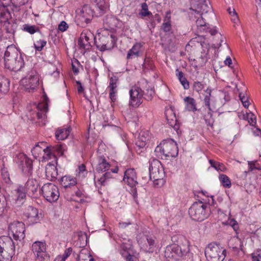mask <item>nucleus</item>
Instances as JSON below:
<instances>
[{"label":"nucleus","instance_id":"39","mask_svg":"<svg viewBox=\"0 0 261 261\" xmlns=\"http://www.w3.org/2000/svg\"><path fill=\"white\" fill-rule=\"evenodd\" d=\"M229 246L234 250L238 251L239 250H242V242L241 240L238 237H234L230 240L229 242Z\"/></svg>","mask_w":261,"mask_h":261},{"label":"nucleus","instance_id":"41","mask_svg":"<svg viewBox=\"0 0 261 261\" xmlns=\"http://www.w3.org/2000/svg\"><path fill=\"white\" fill-rule=\"evenodd\" d=\"M212 91V90L211 88L207 87L206 90H204V93L203 94L204 96L203 100L204 104L210 111H212L210 105Z\"/></svg>","mask_w":261,"mask_h":261},{"label":"nucleus","instance_id":"17","mask_svg":"<svg viewBox=\"0 0 261 261\" xmlns=\"http://www.w3.org/2000/svg\"><path fill=\"white\" fill-rule=\"evenodd\" d=\"M129 94V105L133 107H138L143 102V90L138 86H134L130 89Z\"/></svg>","mask_w":261,"mask_h":261},{"label":"nucleus","instance_id":"29","mask_svg":"<svg viewBox=\"0 0 261 261\" xmlns=\"http://www.w3.org/2000/svg\"><path fill=\"white\" fill-rule=\"evenodd\" d=\"M192 15H194V20L195 19L196 24L198 29H199L200 31H203V29L206 28L208 25L206 24L205 19L202 16L203 15L199 13H195L194 12H192Z\"/></svg>","mask_w":261,"mask_h":261},{"label":"nucleus","instance_id":"3","mask_svg":"<svg viewBox=\"0 0 261 261\" xmlns=\"http://www.w3.org/2000/svg\"><path fill=\"white\" fill-rule=\"evenodd\" d=\"M111 238H112L117 243L120 245L119 252L122 256L125 257L126 261H134L133 256L130 255L133 252V246L132 240L126 235L111 234Z\"/></svg>","mask_w":261,"mask_h":261},{"label":"nucleus","instance_id":"62","mask_svg":"<svg viewBox=\"0 0 261 261\" xmlns=\"http://www.w3.org/2000/svg\"><path fill=\"white\" fill-rule=\"evenodd\" d=\"M179 81L185 89H188L189 88V82L185 77L181 78L180 80H179Z\"/></svg>","mask_w":261,"mask_h":261},{"label":"nucleus","instance_id":"35","mask_svg":"<svg viewBox=\"0 0 261 261\" xmlns=\"http://www.w3.org/2000/svg\"><path fill=\"white\" fill-rule=\"evenodd\" d=\"M141 45L140 43H136L132 48L129 50L127 54V59H132L133 58L137 57L139 55Z\"/></svg>","mask_w":261,"mask_h":261},{"label":"nucleus","instance_id":"61","mask_svg":"<svg viewBox=\"0 0 261 261\" xmlns=\"http://www.w3.org/2000/svg\"><path fill=\"white\" fill-rule=\"evenodd\" d=\"M68 28V24L64 21H62L58 25V29L61 32H64Z\"/></svg>","mask_w":261,"mask_h":261},{"label":"nucleus","instance_id":"47","mask_svg":"<svg viewBox=\"0 0 261 261\" xmlns=\"http://www.w3.org/2000/svg\"><path fill=\"white\" fill-rule=\"evenodd\" d=\"M87 174V171L86 170V167L84 164H82L79 166L78 173L76 176L79 178L83 179L86 177Z\"/></svg>","mask_w":261,"mask_h":261},{"label":"nucleus","instance_id":"52","mask_svg":"<svg viewBox=\"0 0 261 261\" xmlns=\"http://www.w3.org/2000/svg\"><path fill=\"white\" fill-rule=\"evenodd\" d=\"M193 88L194 91L198 93H200L204 88V85L200 82L196 81L194 82Z\"/></svg>","mask_w":261,"mask_h":261},{"label":"nucleus","instance_id":"59","mask_svg":"<svg viewBox=\"0 0 261 261\" xmlns=\"http://www.w3.org/2000/svg\"><path fill=\"white\" fill-rule=\"evenodd\" d=\"M227 223L232 227L234 231H237L238 229V224L235 220L233 219L228 220Z\"/></svg>","mask_w":261,"mask_h":261},{"label":"nucleus","instance_id":"24","mask_svg":"<svg viewBox=\"0 0 261 261\" xmlns=\"http://www.w3.org/2000/svg\"><path fill=\"white\" fill-rule=\"evenodd\" d=\"M193 7L195 8V10L193 9V12L199 13L203 15L204 13H207L210 12L212 15H214V13L212 11V7L210 4L205 0L204 3H200L196 4L193 5Z\"/></svg>","mask_w":261,"mask_h":261},{"label":"nucleus","instance_id":"64","mask_svg":"<svg viewBox=\"0 0 261 261\" xmlns=\"http://www.w3.org/2000/svg\"><path fill=\"white\" fill-rule=\"evenodd\" d=\"M131 224V222L127 220L126 222H121L119 223V227L121 228H125Z\"/></svg>","mask_w":261,"mask_h":261},{"label":"nucleus","instance_id":"12","mask_svg":"<svg viewBox=\"0 0 261 261\" xmlns=\"http://www.w3.org/2000/svg\"><path fill=\"white\" fill-rule=\"evenodd\" d=\"M32 250L35 256V261H47L49 255L46 252V244L44 242L36 241L32 245Z\"/></svg>","mask_w":261,"mask_h":261},{"label":"nucleus","instance_id":"9","mask_svg":"<svg viewBox=\"0 0 261 261\" xmlns=\"http://www.w3.org/2000/svg\"><path fill=\"white\" fill-rule=\"evenodd\" d=\"M42 100V102L39 103L37 105L35 103L32 105V109L29 111L28 114V116H30L32 120H34L35 118L41 119L45 116L48 107V98L46 95H45L43 96Z\"/></svg>","mask_w":261,"mask_h":261},{"label":"nucleus","instance_id":"6","mask_svg":"<svg viewBox=\"0 0 261 261\" xmlns=\"http://www.w3.org/2000/svg\"><path fill=\"white\" fill-rule=\"evenodd\" d=\"M207 261H223L226 256V250L219 244L210 243L205 249Z\"/></svg>","mask_w":261,"mask_h":261},{"label":"nucleus","instance_id":"58","mask_svg":"<svg viewBox=\"0 0 261 261\" xmlns=\"http://www.w3.org/2000/svg\"><path fill=\"white\" fill-rule=\"evenodd\" d=\"M253 261H261V250H257L252 254Z\"/></svg>","mask_w":261,"mask_h":261},{"label":"nucleus","instance_id":"5","mask_svg":"<svg viewBox=\"0 0 261 261\" xmlns=\"http://www.w3.org/2000/svg\"><path fill=\"white\" fill-rule=\"evenodd\" d=\"M190 218L198 222L206 219L209 215V210L206 204L201 201L194 202L189 209Z\"/></svg>","mask_w":261,"mask_h":261},{"label":"nucleus","instance_id":"27","mask_svg":"<svg viewBox=\"0 0 261 261\" xmlns=\"http://www.w3.org/2000/svg\"><path fill=\"white\" fill-rule=\"evenodd\" d=\"M149 139V133L147 130H141L139 134L136 144L140 148L146 145Z\"/></svg>","mask_w":261,"mask_h":261},{"label":"nucleus","instance_id":"32","mask_svg":"<svg viewBox=\"0 0 261 261\" xmlns=\"http://www.w3.org/2000/svg\"><path fill=\"white\" fill-rule=\"evenodd\" d=\"M70 127L60 128L56 132V137L59 140H63L66 139L70 133Z\"/></svg>","mask_w":261,"mask_h":261},{"label":"nucleus","instance_id":"11","mask_svg":"<svg viewBox=\"0 0 261 261\" xmlns=\"http://www.w3.org/2000/svg\"><path fill=\"white\" fill-rule=\"evenodd\" d=\"M15 24L11 15L7 8L0 7V27H4L7 33L13 32Z\"/></svg>","mask_w":261,"mask_h":261},{"label":"nucleus","instance_id":"36","mask_svg":"<svg viewBox=\"0 0 261 261\" xmlns=\"http://www.w3.org/2000/svg\"><path fill=\"white\" fill-rule=\"evenodd\" d=\"M9 89L10 81L5 76L0 75V93H6Z\"/></svg>","mask_w":261,"mask_h":261},{"label":"nucleus","instance_id":"22","mask_svg":"<svg viewBox=\"0 0 261 261\" xmlns=\"http://www.w3.org/2000/svg\"><path fill=\"white\" fill-rule=\"evenodd\" d=\"M137 240L138 244L140 245L141 248L144 251H150L149 249H148L147 246L146 245V242L150 247V248H152L155 246V240L151 237L144 236V238H142V234L139 233L137 235Z\"/></svg>","mask_w":261,"mask_h":261},{"label":"nucleus","instance_id":"4","mask_svg":"<svg viewBox=\"0 0 261 261\" xmlns=\"http://www.w3.org/2000/svg\"><path fill=\"white\" fill-rule=\"evenodd\" d=\"M15 253V246L10 237H0V261H10Z\"/></svg>","mask_w":261,"mask_h":261},{"label":"nucleus","instance_id":"57","mask_svg":"<svg viewBox=\"0 0 261 261\" xmlns=\"http://www.w3.org/2000/svg\"><path fill=\"white\" fill-rule=\"evenodd\" d=\"M54 152H56L58 155H62L64 153V147L61 145H57L55 146H52Z\"/></svg>","mask_w":261,"mask_h":261},{"label":"nucleus","instance_id":"20","mask_svg":"<svg viewBox=\"0 0 261 261\" xmlns=\"http://www.w3.org/2000/svg\"><path fill=\"white\" fill-rule=\"evenodd\" d=\"M27 190L25 187L19 185L12 191V199L18 205L23 203L26 197Z\"/></svg>","mask_w":261,"mask_h":261},{"label":"nucleus","instance_id":"43","mask_svg":"<svg viewBox=\"0 0 261 261\" xmlns=\"http://www.w3.org/2000/svg\"><path fill=\"white\" fill-rule=\"evenodd\" d=\"M219 179L222 185L226 188H230L231 186V181L229 178L225 174H220Z\"/></svg>","mask_w":261,"mask_h":261},{"label":"nucleus","instance_id":"49","mask_svg":"<svg viewBox=\"0 0 261 261\" xmlns=\"http://www.w3.org/2000/svg\"><path fill=\"white\" fill-rule=\"evenodd\" d=\"M245 118L247 119L249 123L251 125H254L256 123V117L252 113H247Z\"/></svg>","mask_w":261,"mask_h":261},{"label":"nucleus","instance_id":"53","mask_svg":"<svg viewBox=\"0 0 261 261\" xmlns=\"http://www.w3.org/2000/svg\"><path fill=\"white\" fill-rule=\"evenodd\" d=\"M1 173L2 177L6 183H9L10 181V178L9 177V173L6 168H3L1 170Z\"/></svg>","mask_w":261,"mask_h":261},{"label":"nucleus","instance_id":"60","mask_svg":"<svg viewBox=\"0 0 261 261\" xmlns=\"http://www.w3.org/2000/svg\"><path fill=\"white\" fill-rule=\"evenodd\" d=\"M72 251V248H68L65 250V252L62 255H59L58 256L62 257L64 260H66V259L71 255Z\"/></svg>","mask_w":261,"mask_h":261},{"label":"nucleus","instance_id":"63","mask_svg":"<svg viewBox=\"0 0 261 261\" xmlns=\"http://www.w3.org/2000/svg\"><path fill=\"white\" fill-rule=\"evenodd\" d=\"M95 43L96 44L97 47L100 50V51H105L107 49H108L107 44L106 43H100L97 41H95Z\"/></svg>","mask_w":261,"mask_h":261},{"label":"nucleus","instance_id":"38","mask_svg":"<svg viewBox=\"0 0 261 261\" xmlns=\"http://www.w3.org/2000/svg\"><path fill=\"white\" fill-rule=\"evenodd\" d=\"M43 153L42 161H46L51 159H54L55 161H56V157L54 154L52 146H47L44 148Z\"/></svg>","mask_w":261,"mask_h":261},{"label":"nucleus","instance_id":"45","mask_svg":"<svg viewBox=\"0 0 261 261\" xmlns=\"http://www.w3.org/2000/svg\"><path fill=\"white\" fill-rule=\"evenodd\" d=\"M203 31L205 32H208L211 35L213 36L216 34H218V35L221 38V42L223 41L222 40V36L220 34L218 33V30L215 27H213L211 28L209 25H208L206 28L203 29Z\"/></svg>","mask_w":261,"mask_h":261},{"label":"nucleus","instance_id":"31","mask_svg":"<svg viewBox=\"0 0 261 261\" xmlns=\"http://www.w3.org/2000/svg\"><path fill=\"white\" fill-rule=\"evenodd\" d=\"M112 178V175L111 172H107L103 174L97 180H95V184L97 187L105 186L109 184L110 180Z\"/></svg>","mask_w":261,"mask_h":261},{"label":"nucleus","instance_id":"21","mask_svg":"<svg viewBox=\"0 0 261 261\" xmlns=\"http://www.w3.org/2000/svg\"><path fill=\"white\" fill-rule=\"evenodd\" d=\"M24 214L31 224L36 223L40 221L38 210L33 206H29Z\"/></svg>","mask_w":261,"mask_h":261},{"label":"nucleus","instance_id":"26","mask_svg":"<svg viewBox=\"0 0 261 261\" xmlns=\"http://www.w3.org/2000/svg\"><path fill=\"white\" fill-rule=\"evenodd\" d=\"M165 115L169 125L172 127L175 130H178L179 126V125L177 124L176 117L173 110L172 109L166 110L165 111Z\"/></svg>","mask_w":261,"mask_h":261},{"label":"nucleus","instance_id":"15","mask_svg":"<svg viewBox=\"0 0 261 261\" xmlns=\"http://www.w3.org/2000/svg\"><path fill=\"white\" fill-rule=\"evenodd\" d=\"M25 225L22 222H13L9 226V234L15 240H23L24 238Z\"/></svg>","mask_w":261,"mask_h":261},{"label":"nucleus","instance_id":"25","mask_svg":"<svg viewBox=\"0 0 261 261\" xmlns=\"http://www.w3.org/2000/svg\"><path fill=\"white\" fill-rule=\"evenodd\" d=\"M57 162L55 160L54 163H49L45 168V175L46 178L50 180H55L58 176V171L55 164Z\"/></svg>","mask_w":261,"mask_h":261},{"label":"nucleus","instance_id":"30","mask_svg":"<svg viewBox=\"0 0 261 261\" xmlns=\"http://www.w3.org/2000/svg\"><path fill=\"white\" fill-rule=\"evenodd\" d=\"M76 184V178L70 175H65L61 179V184L65 188H71Z\"/></svg>","mask_w":261,"mask_h":261},{"label":"nucleus","instance_id":"14","mask_svg":"<svg viewBox=\"0 0 261 261\" xmlns=\"http://www.w3.org/2000/svg\"><path fill=\"white\" fill-rule=\"evenodd\" d=\"M14 161L24 174L30 175L32 173L33 162L24 154L22 153L17 154L14 158Z\"/></svg>","mask_w":261,"mask_h":261},{"label":"nucleus","instance_id":"46","mask_svg":"<svg viewBox=\"0 0 261 261\" xmlns=\"http://www.w3.org/2000/svg\"><path fill=\"white\" fill-rule=\"evenodd\" d=\"M118 77L116 75H113L110 79L109 85L108 87L109 89H117Z\"/></svg>","mask_w":261,"mask_h":261},{"label":"nucleus","instance_id":"28","mask_svg":"<svg viewBox=\"0 0 261 261\" xmlns=\"http://www.w3.org/2000/svg\"><path fill=\"white\" fill-rule=\"evenodd\" d=\"M110 167V163L103 156H99L98 158L96 170L98 172H102L108 170Z\"/></svg>","mask_w":261,"mask_h":261},{"label":"nucleus","instance_id":"55","mask_svg":"<svg viewBox=\"0 0 261 261\" xmlns=\"http://www.w3.org/2000/svg\"><path fill=\"white\" fill-rule=\"evenodd\" d=\"M28 2L29 0H11L12 5L16 8L23 6Z\"/></svg>","mask_w":261,"mask_h":261},{"label":"nucleus","instance_id":"18","mask_svg":"<svg viewBox=\"0 0 261 261\" xmlns=\"http://www.w3.org/2000/svg\"><path fill=\"white\" fill-rule=\"evenodd\" d=\"M92 32L89 30H84L81 34L79 40V45L84 49L88 50L91 46V42L94 39Z\"/></svg>","mask_w":261,"mask_h":261},{"label":"nucleus","instance_id":"50","mask_svg":"<svg viewBox=\"0 0 261 261\" xmlns=\"http://www.w3.org/2000/svg\"><path fill=\"white\" fill-rule=\"evenodd\" d=\"M239 97L243 106L245 108H248L250 105V102L248 101V97L243 93H240L239 94Z\"/></svg>","mask_w":261,"mask_h":261},{"label":"nucleus","instance_id":"10","mask_svg":"<svg viewBox=\"0 0 261 261\" xmlns=\"http://www.w3.org/2000/svg\"><path fill=\"white\" fill-rule=\"evenodd\" d=\"M76 22L82 27L90 23L93 16V11L88 5H85L76 11Z\"/></svg>","mask_w":261,"mask_h":261},{"label":"nucleus","instance_id":"33","mask_svg":"<svg viewBox=\"0 0 261 261\" xmlns=\"http://www.w3.org/2000/svg\"><path fill=\"white\" fill-rule=\"evenodd\" d=\"M184 101L186 110L193 112L197 110L196 101L193 98L187 96L184 98Z\"/></svg>","mask_w":261,"mask_h":261},{"label":"nucleus","instance_id":"2","mask_svg":"<svg viewBox=\"0 0 261 261\" xmlns=\"http://www.w3.org/2000/svg\"><path fill=\"white\" fill-rule=\"evenodd\" d=\"M156 156L159 158L163 157H176L178 152L176 143L172 139L164 140L158 145L154 150Z\"/></svg>","mask_w":261,"mask_h":261},{"label":"nucleus","instance_id":"13","mask_svg":"<svg viewBox=\"0 0 261 261\" xmlns=\"http://www.w3.org/2000/svg\"><path fill=\"white\" fill-rule=\"evenodd\" d=\"M41 191L44 198L49 202H55L59 199L60 194L58 188L52 183L44 184Z\"/></svg>","mask_w":261,"mask_h":261},{"label":"nucleus","instance_id":"8","mask_svg":"<svg viewBox=\"0 0 261 261\" xmlns=\"http://www.w3.org/2000/svg\"><path fill=\"white\" fill-rule=\"evenodd\" d=\"M149 172L150 179L153 180L154 185H159V182L163 181L165 172L159 160L153 159L149 162Z\"/></svg>","mask_w":261,"mask_h":261},{"label":"nucleus","instance_id":"54","mask_svg":"<svg viewBox=\"0 0 261 261\" xmlns=\"http://www.w3.org/2000/svg\"><path fill=\"white\" fill-rule=\"evenodd\" d=\"M23 30L31 34H33L36 32L37 28L35 25L25 24L23 25Z\"/></svg>","mask_w":261,"mask_h":261},{"label":"nucleus","instance_id":"42","mask_svg":"<svg viewBox=\"0 0 261 261\" xmlns=\"http://www.w3.org/2000/svg\"><path fill=\"white\" fill-rule=\"evenodd\" d=\"M170 12L168 11L166 14V16L162 24V29L165 32H169L171 29V24L170 22Z\"/></svg>","mask_w":261,"mask_h":261},{"label":"nucleus","instance_id":"51","mask_svg":"<svg viewBox=\"0 0 261 261\" xmlns=\"http://www.w3.org/2000/svg\"><path fill=\"white\" fill-rule=\"evenodd\" d=\"M46 42L44 40H39L34 43V47L36 50L41 51L46 45Z\"/></svg>","mask_w":261,"mask_h":261},{"label":"nucleus","instance_id":"7","mask_svg":"<svg viewBox=\"0 0 261 261\" xmlns=\"http://www.w3.org/2000/svg\"><path fill=\"white\" fill-rule=\"evenodd\" d=\"M40 76L36 70L29 71L20 82L22 88L27 92H34L39 84Z\"/></svg>","mask_w":261,"mask_h":261},{"label":"nucleus","instance_id":"48","mask_svg":"<svg viewBox=\"0 0 261 261\" xmlns=\"http://www.w3.org/2000/svg\"><path fill=\"white\" fill-rule=\"evenodd\" d=\"M141 8V11L139 13L140 15L143 17L152 15V13L148 11V6L145 3L142 4Z\"/></svg>","mask_w":261,"mask_h":261},{"label":"nucleus","instance_id":"19","mask_svg":"<svg viewBox=\"0 0 261 261\" xmlns=\"http://www.w3.org/2000/svg\"><path fill=\"white\" fill-rule=\"evenodd\" d=\"M171 241L175 245L179 247V249H183V252L189 251V242L184 236L179 234H175L172 236Z\"/></svg>","mask_w":261,"mask_h":261},{"label":"nucleus","instance_id":"1","mask_svg":"<svg viewBox=\"0 0 261 261\" xmlns=\"http://www.w3.org/2000/svg\"><path fill=\"white\" fill-rule=\"evenodd\" d=\"M5 67L12 71H17L24 66V61L21 53L14 46H8L4 56Z\"/></svg>","mask_w":261,"mask_h":261},{"label":"nucleus","instance_id":"44","mask_svg":"<svg viewBox=\"0 0 261 261\" xmlns=\"http://www.w3.org/2000/svg\"><path fill=\"white\" fill-rule=\"evenodd\" d=\"M43 149L39 145H36L31 150L32 155L35 159H37L42 154Z\"/></svg>","mask_w":261,"mask_h":261},{"label":"nucleus","instance_id":"56","mask_svg":"<svg viewBox=\"0 0 261 261\" xmlns=\"http://www.w3.org/2000/svg\"><path fill=\"white\" fill-rule=\"evenodd\" d=\"M117 89H109V96L112 102L116 101L117 99Z\"/></svg>","mask_w":261,"mask_h":261},{"label":"nucleus","instance_id":"34","mask_svg":"<svg viewBox=\"0 0 261 261\" xmlns=\"http://www.w3.org/2000/svg\"><path fill=\"white\" fill-rule=\"evenodd\" d=\"M39 186V182L36 179L34 178L29 179L25 184V189H27L28 191H30L32 193L34 194L37 192Z\"/></svg>","mask_w":261,"mask_h":261},{"label":"nucleus","instance_id":"40","mask_svg":"<svg viewBox=\"0 0 261 261\" xmlns=\"http://www.w3.org/2000/svg\"><path fill=\"white\" fill-rule=\"evenodd\" d=\"M208 162L211 167L214 168L217 171L224 172L227 170L226 166L222 163L217 162L213 160H210Z\"/></svg>","mask_w":261,"mask_h":261},{"label":"nucleus","instance_id":"16","mask_svg":"<svg viewBox=\"0 0 261 261\" xmlns=\"http://www.w3.org/2000/svg\"><path fill=\"white\" fill-rule=\"evenodd\" d=\"M183 249L175 245H170L166 247L165 250V257L167 261H177L180 256L188 252H183Z\"/></svg>","mask_w":261,"mask_h":261},{"label":"nucleus","instance_id":"37","mask_svg":"<svg viewBox=\"0 0 261 261\" xmlns=\"http://www.w3.org/2000/svg\"><path fill=\"white\" fill-rule=\"evenodd\" d=\"M79 261H94V258L87 248L82 249L79 255Z\"/></svg>","mask_w":261,"mask_h":261},{"label":"nucleus","instance_id":"23","mask_svg":"<svg viewBox=\"0 0 261 261\" xmlns=\"http://www.w3.org/2000/svg\"><path fill=\"white\" fill-rule=\"evenodd\" d=\"M123 180L130 187H135L138 184L137 175L135 170L134 169H127L124 172Z\"/></svg>","mask_w":261,"mask_h":261}]
</instances>
